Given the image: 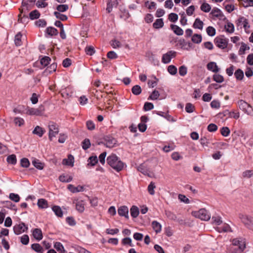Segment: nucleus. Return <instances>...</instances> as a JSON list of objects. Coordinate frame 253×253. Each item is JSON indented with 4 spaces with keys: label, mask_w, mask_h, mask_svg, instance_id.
Listing matches in <instances>:
<instances>
[{
    "label": "nucleus",
    "mask_w": 253,
    "mask_h": 253,
    "mask_svg": "<svg viewBox=\"0 0 253 253\" xmlns=\"http://www.w3.org/2000/svg\"><path fill=\"white\" fill-rule=\"evenodd\" d=\"M40 15V13L37 10L32 11L29 14L30 18L32 20L38 18Z\"/></svg>",
    "instance_id": "nucleus-40"
},
{
    "label": "nucleus",
    "mask_w": 253,
    "mask_h": 253,
    "mask_svg": "<svg viewBox=\"0 0 253 253\" xmlns=\"http://www.w3.org/2000/svg\"><path fill=\"white\" fill-rule=\"evenodd\" d=\"M76 209L79 212H83L84 210V202L82 200L77 201Z\"/></svg>",
    "instance_id": "nucleus-20"
},
{
    "label": "nucleus",
    "mask_w": 253,
    "mask_h": 253,
    "mask_svg": "<svg viewBox=\"0 0 253 253\" xmlns=\"http://www.w3.org/2000/svg\"><path fill=\"white\" fill-rule=\"evenodd\" d=\"M207 68L208 70L213 72L217 73L219 71V68L216 64L214 62H211L207 64Z\"/></svg>",
    "instance_id": "nucleus-17"
},
{
    "label": "nucleus",
    "mask_w": 253,
    "mask_h": 253,
    "mask_svg": "<svg viewBox=\"0 0 253 253\" xmlns=\"http://www.w3.org/2000/svg\"><path fill=\"white\" fill-rule=\"evenodd\" d=\"M153 26L155 29H159L164 26V22L162 19H157L153 23Z\"/></svg>",
    "instance_id": "nucleus-29"
},
{
    "label": "nucleus",
    "mask_w": 253,
    "mask_h": 253,
    "mask_svg": "<svg viewBox=\"0 0 253 253\" xmlns=\"http://www.w3.org/2000/svg\"><path fill=\"white\" fill-rule=\"evenodd\" d=\"M13 231L16 235H20L22 233L26 232L28 227L24 222H20L15 225L13 227Z\"/></svg>",
    "instance_id": "nucleus-7"
},
{
    "label": "nucleus",
    "mask_w": 253,
    "mask_h": 253,
    "mask_svg": "<svg viewBox=\"0 0 253 253\" xmlns=\"http://www.w3.org/2000/svg\"><path fill=\"white\" fill-rule=\"evenodd\" d=\"M203 22L200 19L196 18L193 24V27L196 29L202 30L203 28Z\"/></svg>",
    "instance_id": "nucleus-25"
},
{
    "label": "nucleus",
    "mask_w": 253,
    "mask_h": 253,
    "mask_svg": "<svg viewBox=\"0 0 253 253\" xmlns=\"http://www.w3.org/2000/svg\"><path fill=\"white\" fill-rule=\"evenodd\" d=\"M175 55L176 52L174 51H169L163 55L162 61L164 63H169L170 62L171 58L174 57Z\"/></svg>",
    "instance_id": "nucleus-9"
},
{
    "label": "nucleus",
    "mask_w": 253,
    "mask_h": 253,
    "mask_svg": "<svg viewBox=\"0 0 253 253\" xmlns=\"http://www.w3.org/2000/svg\"><path fill=\"white\" fill-rule=\"evenodd\" d=\"M131 216L133 218H136L138 216L139 211L137 207L133 206L130 210Z\"/></svg>",
    "instance_id": "nucleus-23"
},
{
    "label": "nucleus",
    "mask_w": 253,
    "mask_h": 253,
    "mask_svg": "<svg viewBox=\"0 0 253 253\" xmlns=\"http://www.w3.org/2000/svg\"><path fill=\"white\" fill-rule=\"evenodd\" d=\"M6 160L8 164L12 165H15L17 162L16 156L14 154L8 156Z\"/></svg>",
    "instance_id": "nucleus-31"
},
{
    "label": "nucleus",
    "mask_w": 253,
    "mask_h": 253,
    "mask_svg": "<svg viewBox=\"0 0 253 253\" xmlns=\"http://www.w3.org/2000/svg\"><path fill=\"white\" fill-rule=\"evenodd\" d=\"M122 243L124 245H128L130 247H133L134 246V245L133 244H132L131 239L130 238H129V237H126V238H124L122 240Z\"/></svg>",
    "instance_id": "nucleus-48"
},
{
    "label": "nucleus",
    "mask_w": 253,
    "mask_h": 253,
    "mask_svg": "<svg viewBox=\"0 0 253 253\" xmlns=\"http://www.w3.org/2000/svg\"><path fill=\"white\" fill-rule=\"evenodd\" d=\"M9 198L11 200L15 202H18L20 201L19 196L18 194L13 193H10Z\"/></svg>",
    "instance_id": "nucleus-39"
},
{
    "label": "nucleus",
    "mask_w": 253,
    "mask_h": 253,
    "mask_svg": "<svg viewBox=\"0 0 253 253\" xmlns=\"http://www.w3.org/2000/svg\"><path fill=\"white\" fill-rule=\"evenodd\" d=\"M74 163V158L72 155H69L67 159H64L62 161L63 165L73 167Z\"/></svg>",
    "instance_id": "nucleus-11"
},
{
    "label": "nucleus",
    "mask_w": 253,
    "mask_h": 253,
    "mask_svg": "<svg viewBox=\"0 0 253 253\" xmlns=\"http://www.w3.org/2000/svg\"><path fill=\"white\" fill-rule=\"evenodd\" d=\"M234 75L237 80H241L244 77V73L241 69L237 70Z\"/></svg>",
    "instance_id": "nucleus-44"
},
{
    "label": "nucleus",
    "mask_w": 253,
    "mask_h": 253,
    "mask_svg": "<svg viewBox=\"0 0 253 253\" xmlns=\"http://www.w3.org/2000/svg\"><path fill=\"white\" fill-rule=\"evenodd\" d=\"M119 230L118 228L115 229H107L106 230V233L107 234L114 235L115 234H117L119 233Z\"/></svg>",
    "instance_id": "nucleus-57"
},
{
    "label": "nucleus",
    "mask_w": 253,
    "mask_h": 253,
    "mask_svg": "<svg viewBox=\"0 0 253 253\" xmlns=\"http://www.w3.org/2000/svg\"><path fill=\"white\" fill-rule=\"evenodd\" d=\"M50 61V58L49 57L45 56L41 60V63L43 66H47Z\"/></svg>",
    "instance_id": "nucleus-54"
},
{
    "label": "nucleus",
    "mask_w": 253,
    "mask_h": 253,
    "mask_svg": "<svg viewBox=\"0 0 253 253\" xmlns=\"http://www.w3.org/2000/svg\"><path fill=\"white\" fill-rule=\"evenodd\" d=\"M98 161V159L96 156H91L88 160V165L94 166L97 163Z\"/></svg>",
    "instance_id": "nucleus-32"
},
{
    "label": "nucleus",
    "mask_w": 253,
    "mask_h": 253,
    "mask_svg": "<svg viewBox=\"0 0 253 253\" xmlns=\"http://www.w3.org/2000/svg\"><path fill=\"white\" fill-rule=\"evenodd\" d=\"M54 247L57 251L60 252L61 253H64L65 252L63 245L60 242L55 243Z\"/></svg>",
    "instance_id": "nucleus-30"
},
{
    "label": "nucleus",
    "mask_w": 253,
    "mask_h": 253,
    "mask_svg": "<svg viewBox=\"0 0 253 253\" xmlns=\"http://www.w3.org/2000/svg\"><path fill=\"white\" fill-rule=\"evenodd\" d=\"M160 96V93L158 91L155 90L150 95L149 98L152 100H156Z\"/></svg>",
    "instance_id": "nucleus-58"
},
{
    "label": "nucleus",
    "mask_w": 253,
    "mask_h": 253,
    "mask_svg": "<svg viewBox=\"0 0 253 253\" xmlns=\"http://www.w3.org/2000/svg\"><path fill=\"white\" fill-rule=\"evenodd\" d=\"M45 132V130L43 128L37 126L35 127L32 132L39 137H42Z\"/></svg>",
    "instance_id": "nucleus-15"
},
{
    "label": "nucleus",
    "mask_w": 253,
    "mask_h": 253,
    "mask_svg": "<svg viewBox=\"0 0 253 253\" xmlns=\"http://www.w3.org/2000/svg\"><path fill=\"white\" fill-rule=\"evenodd\" d=\"M32 164L34 166L35 168L37 169L41 170L43 169L44 165L42 163L40 160L37 159H34L32 161Z\"/></svg>",
    "instance_id": "nucleus-27"
},
{
    "label": "nucleus",
    "mask_w": 253,
    "mask_h": 253,
    "mask_svg": "<svg viewBox=\"0 0 253 253\" xmlns=\"http://www.w3.org/2000/svg\"><path fill=\"white\" fill-rule=\"evenodd\" d=\"M132 92L134 95H139L141 92V87L138 85H135L132 88Z\"/></svg>",
    "instance_id": "nucleus-38"
},
{
    "label": "nucleus",
    "mask_w": 253,
    "mask_h": 253,
    "mask_svg": "<svg viewBox=\"0 0 253 253\" xmlns=\"http://www.w3.org/2000/svg\"><path fill=\"white\" fill-rule=\"evenodd\" d=\"M14 122L16 125L20 126L24 123V121L23 119L20 118H15L14 120Z\"/></svg>",
    "instance_id": "nucleus-63"
},
{
    "label": "nucleus",
    "mask_w": 253,
    "mask_h": 253,
    "mask_svg": "<svg viewBox=\"0 0 253 253\" xmlns=\"http://www.w3.org/2000/svg\"><path fill=\"white\" fill-rule=\"evenodd\" d=\"M21 166L23 168H28L30 165V162L28 159L22 158L20 161Z\"/></svg>",
    "instance_id": "nucleus-53"
},
{
    "label": "nucleus",
    "mask_w": 253,
    "mask_h": 253,
    "mask_svg": "<svg viewBox=\"0 0 253 253\" xmlns=\"http://www.w3.org/2000/svg\"><path fill=\"white\" fill-rule=\"evenodd\" d=\"M165 214L170 220H175L177 218L176 215L169 211L166 210Z\"/></svg>",
    "instance_id": "nucleus-36"
},
{
    "label": "nucleus",
    "mask_w": 253,
    "mask_h": 253,
    "mask_svg": "<svg viewBox=\"0 0 253 253\" xmlns=\"http://www.w3.org/2000/svg\"><path fill=\"white\" fill-rule=\"evenodd\" d=\"M68 8L69 6L67 4H60L58 5L56 7V9L59 12H63L68 10Z\"/></svg>",
    "instance_id": "nucleus-42"
},
{
    "label": "nucleus",
    "mask_w": 253,
    "mask_h": 253,
    "mask_svg": "<svg viewBox=\"0 0 253 253\" xmlns=\"http://www.w3.org/2000/svg\"><path fill=\"white\" fill-rule=\"evenodd\" d=\"M239 218L242 223L249 229H253V217L243 214L239 215Z\"/></svg>",
    "instance_id": "nucleus-6"
},
{
    "label": "nucleus",
    "mask_w": 253,
    "mask_h": 253,
    "mask_svg": "<svg viewBox=\"0 0 253 253\" xmlns=\"http://www.w3.org/2000/svg\"><path fill=\"white\" fill-rule=\"evenodd\" d=\"M217 230L219 232H229L231 231V227L228 224L224 223L218 226Z\"/></svg>",
    "instance_id": "nucleus-14"
},
{
    "label": "nucleus",
    "mask_w": 253,
    "mask_h": 253,
    "mask_svg": "<svg viewBox=\"0 0 253 253\" xmlns=\"http://www.w3.org/2000/svg\"><path fill=\"white\" fill-rule=\"evenodd\" d=\"M33 236L37 240H42L43 236L41 229L40 228L34 229L33 231Z\"/></svg>",
    "instance_id": "nucleus-12"
},
{
    "label": "nucleus",
    "mask_w": 253,
    "mask_h": 253,
    "mask_svg": "<svg viewBox=\"0 0 253 253\" xmlns=\"http://www.w3.org/2000/svg\"><path fill=\"white\" fill-rule=\"evenodd\" d=\"M137 170L144 175H147L149 174V170L145 163H142L138 166Z\"/></svg>",
    "instance_id": "nucleus-13"
},
{
    "label": "nucleus",
    "mask_w": 253,
    "mask_h": 253,
    "mask_svg": "<svg viewBox=\"0 0 253 253\" xmlns=\"http://www.w3.org/2000/svg\"><path fill=\"white\" fill-rule=\"evenodd\" d=\"M202 36L199 34H194L192 38V41L193 42L196 43H199L202 41Z\"/></svg>",
    "instance_id": "nucleus-34"
},
{
    "label": "nucleus",
    "mask_w": 253,
    "mask_h": 253,
    "mask_svg": "<svg viewBox=\"0 0 253 253\" xmlns=\"http://www.w3.org/2000/svg\"><path fill=\"white\" fill-rule=\"evenodd\" d=\"M201 9L204 12H209L211 9V7L208 3H203L201 6Z\"/></svg>",
    "instance_id": "nucleus-43"
},
{
    "label": "nucleus",
    "mask_w": 253,
    "mask_h": 253,
    "mask_svg": "<svg viewBox=\"0 0 253 253\" xmlns=\"http://www.w3.org/2000/svg\"><path fill=\"white\" fill-rule=\"evenodd\" d=\"M207 33L210 36H213L215 34V30L212 27L209 26L207 28Z\"/></svg>",
    "instance_id": "nucleus-60"
},
{
    "label": "nucleus",
    "mask_w": 253,
    "mask_h": 253,
    "mask_svg": "<svg viewBox=\"0 0 253 253\" xmlns=\"http://www.w3.org/2000/svg\"><path fill=\"white\" fill-rule=\"evenodd\" d=\"M211 14L212 15L215 17H219L222 16V12L220 9L217 8H214L212 9Z\"/></svg>",
    "instance_id": "nucleus-33"
},
{
    "label": "nucleus",
    "mask_w": 253,
    "mask_h": 253,
    "mask_svg": "<svg viewBox=\"0 0 253 253\" xmlns=\"http://www.w3.org/2000/svg\"><path fill=\"white\" fill-rule=\"evenodd\" d=\"M192 214L196 217L202 220H208L211 218L210 213L205 209H201L198 211H195L193 212Z\"/></svg>",
    "instance_id": "nucleus-5"
},
{
    "label": "nucleus",
    "mask_w": 253,
    "mask_h": 253,
    "mask_svg": "<svg viewBox=\"0 0 253 253\" xmlns=\"http://www.w3.org/2000/svg\"><path fill=\"white\" fill-rule=\"evenodd\" d=\"M59 179L62 182H69L72 181V177L67 174H63L59 177Z\"/></svg>",
    "instance_id": "nucleus-26"
},
{
    "label": "nucleus",
    "mask_w": 253,
    "mask_h": 253,
    "mask_svg": "<svg viewBox=\"0 0 253 253\" xmlns=\"http://www.w3.org/2000/svg\"><path fill=\"white\" fill-rule=\"evenodd\" d=\"M175 148L174 143H168V145H165L162 147V150L166 153L173 150Z\"/></svg>",
    "instance_id": "nucleus-28"
},
{
    "label": "nucleus",
    "mask_w": 253,
    "mask_h": 253,
    "mask_svg": "<svg viewBox=\"0 0 253 253\" xmlns=\"http://www.w3.org/2000/svg\"><path fill=\"white\" fill-rule=\"evenodd\" d=\"M54 14L57 18L59 19L60 20L62 21H65L68 18L66 15L61 14L59 12L55 11L54 12Z\"/></svg>",
    "instance_id": "nucleus-46"
},
{
    "label": "nucleus",
    "mask_w": 253,
    "mask_h": 253,
    "mask_svg": "<svg viewBox=\"0 0 253 253\" xmlns=\"http://www.w3.org/2000/svg\"><path fill=\"white\" fill-rule=\"evenodd\" d=\"M237 104L239 108L245 113L248 115L253 116V109L249 104L243 100L238 101Z\"/></svg>",
    "instance_id": "nucleus-3"
},
{
    "label": "nucleus",
    "mask_w": 253,
    "mask_h": 253,
    "mask_svg": "<svg viewBox=\"0 0 253 253\" xmlns=\"http://www.w3.org/2000/svg\"><path fill=\"white\" fill-rule=\"evenodd\" d=\"M253 175V171L247 170L243 172L242 175L244 177L250 178Z\"/></svg>",
    "instance_id": "nucleus-64"
},
{
    "label": "nucleus",
    "mask_w": 253,
    "mask_h": 253,
    "mask_svg": "<svg viewBox=\"0 0 253 253\" xmlns=\"http://www.w3.org/2000/svg\"><path fill=\"white\" fill-rule=\"evenodd\" d=\"M152 226L156 233H160L162 230L161 224L157 221H153L152 222Z\"/></svg>",
    "instance_id": "nucleus-21"
},
{
    "label": "nucleus",
    "mask_w": 253,
    "mask_h": 253,
    "mask_svg": "<svg viewBox=\"0 0 253 253\" xmlns=\"http://www.w3.org/2000/svg\"><path fill=\"white\" fill-rule=\"evenodd\" d=\"M187 72V69L185 66H181L179 68V73L181 76H185Z\"/></svg>",
    "instance_id": "nucleus-61"
},
{
    "label": "nucleus",
    "mask_w": 253,
    "mask_h": 253,
    "mask_svg": "<svg viewBox=\"0 0 253 253\" xmlns=\"http://www.w3.org/2000/svg\"><path fill=\"white\" fill-rule=\"evenodd\" d=\"M52 210L57 217H62L63 216V212L59 206H53L52 207Z\"/></svg>",
    "instance_id": "nucleus-16"
},
{
    "label": "nucleus",
    "mask_w": 253,
    "mask_h": 253,
    "mask_svg": "<svg viewBox=\"0 0 253 253\" xmlns=\"http://www.w3.org/2000/svg\"><path fill=\"white\" fill-rule=\"evenodd\" d=\"M221 133L223 136H227L230 133V129L228 127H223L221 129Z\"/></svg>",
    "instance_id": "nucleus-62"
},
{
    "label": "nucleus",
    "mask_w": 253,
    "mask_h": 253,
    "mask_svg": "<svg viewBox=\"0 0 253 253\" xmlns=\"http://www.w3.org/2000/svg\"><path fill=\"white\" fill-rule=\"evenodd\" d=\"M155 187V183L153 182H151L148 186V191L150 195H153L155 194L154 189Z\"/></svg>",
    "instance_id": "nucleus-45"
},
{
    "label": "nucleus",
    "mask_w": 253,
    "mask_h": 253,
    "mask_svg": "<svg viewBox=\"0 0 253 253\" xmlns=\"http://www.w3.org/2000/svg\"><path fill=\"white\" fill-rule=\"evenodd\" d=\"M246 248L244 239L235 238L233 239L231 245L228 248V253H242Z\"/></svg>",
    "instance_id": "nucleus-1"
},
{
    "label": "nucleus",
    "mask_w": 253,
    "mask_h": 253,
    "mask_svg": "<svg viewBox=\"0 0 253 253\" xmlns=\"http://www.w3.org/2000/svg\"><path fill=\"white\" fill-rule=\"evenodd\" d=\"M66 222L70 226H75L76 222L75 219L72 216H68L66 219Z\"/></svg>",
    "instance_id": "nucleus-52"
},
{
    "label": "nucleus",
    "mask_w": 253,
    "mask_h": 253,
    "mask_svg": "<svg viewBox=\"0 0 253 253\" xmlns=\"http://www.w3.org/2000/svg\"><path fill=\"white\" fill-rule=\"evenodd\" d=\"M178 199L181 201L185 204L190 203V200L185 195L182 194L178 195Z\"/></svg>",
    "instance_id": "nucleus-56"
},
{
    "label": "nucleus",
    "mask_w": 253,
    "mask_h": 253,
    "mask_svg": "<svg viewBox=\"0 0 253 253\" xmlns=\"http://www.w3.org/2000/svg\"><path fill=\"white\" fill-rule=\"evenodd\" d=\"M225 29L226 32L229 33H232L234 31V26L233 24L228 23L226 25H225Z\"/></svg>",
    "instance_id": "nucleus-41"
},
{
    "label": "nucleus",
    "mask_w": 253,
    "mask_h": 253,
    "mask_svg": "<svg viewBox=\"0 0 253 253\" xmlns=\"http://www.w3.org/2000/svg\"><path fill=\"white\" fill-rule=\"evenodd\" d=\"M213 79L215 82L219 83L223 82L224 80L223 77L219 74L214 75L213 76Z\"/></svg>",
    "instance_id": "nucleus-51"
},
{
    "label": "nucleus",
    "mask_w": 253,
    "mask_h": 253,
    "mask_svg": "<svg viewBox=\"0 0 253 253\" xmlns=\"http://www.w3.org/2000/svg\"><path fill=\"white\" fill-rule=\"evenodd\" d=\"M46 32L48 35L51 36L55 35L57 34V30L52 27L47 28L46 29Z\"/></svg>",
    "instance_id": "nucleus-55"
},
{
    "label": "nucleus",
    "mask_w": 253,
    "mask_h": 253,
    "mask_svg": "<svg viewBox=\"0 0 253 253\" xmlns=\"http://www.w3.org/2000/svg\"><path fill=\"white\" fill-rule=\"evenodd\" d=\"M48 129L49 140L53 141V138L59 132L58 126L53 122H50L48 125Z\"/></svg>",
    "instance_id": "nucleus-4"
},
{
    "label": "nucleus",
    "mask_w": 253,
    "mask_h": 253,
    "mask_svg": "<svg viewBox=\"0 0 253 253\" xmlns=\"http://www.w3.org/2000/svg\"><path fill=\"white\" fill-rule=\"evenodd\" d=\"M217 46L221 48H224L226 47L227 43L225 40L223 39H220L217 41Z\"/></svg>",
    "instance_id": "nucleus-49"
},
{
    "label": "nucleus",
    "mask_w": 253,
    "mask_h": 253,
    "mask_svg": "<svg viewBox=\"0 0 253 253\" xmlns=\"http://www.w3.org/2000/svg\"><path fill=\"white\" fill-rule=\"evenodd\" d=\"M168 72L171 75H174L177 73V68L173 65H170L168 68Z\"/></svg>",
    "instance_id": "nucleus-59"
},
{
    "label": "nucleus",
    "mask_w": 253,
    "mask_h": 253,
    "mask_svg": "<svg viewBox=\"0 0 253 253\" xmlns=\"http://www.w3.org/2000/svg\"><path fill=\"white\" fill-rule=\"evenodd\" d=\"M37 205L40 209H46L48 207L47 201L44 199H39L37 203Z\"/></svg>",
    "instance_id": "nucleus-19"
},
{
    "label": "nucleus",
    "mask_w": 253,
    "mask_h": 253,
    "mask_svg": "<svg viewBox=\"0 0 253 253\" xmlns=\"http://www.w3.org/2000/svg\"><path fill=\"white\" fill-rule=\"evenodd\" d=\"M68 189L72 193H76L83 191L84 188L82 186H74L73 185L69 184L68 186Z\"/></svg>",
    "instance_id": "nucleus-18"
},
{
    "label": "nucleus",
    "mask_w": 253,
    "mask_h": 253,
    "mask_svg": "<svg viewBox=\"0 0 253 253\" xmlns=\"http://www.w3.org/2000/svg\"><path fill=\"white\" fill-rule=\"evenodd\" d=\"M170 27L173 30V32L178 36H181L183 34V31L182 29L175 25H171Z\"/></svg>",
    "instance_id": "nucleus-22"
},
{
    "label": "nucleus",
    "mask_w": 253,
    "mask_h": 253,
    "mask_svg": "<svg viewBox=\"0 0 253 253\" xmlns=\"http://www.w3.org/2000/svg\"><path fill=\"white\" fill-rule=\"evenodd\" d=\"M31 248L38 253H43V249L39 244H33L31 245Z\"/></svg>",
    "instance_id": "nucleus-24"
},
{
    "label": "nucleus",
    "mask_w": 253,
    "mask_h": 253,
    "mask_svg": "<svg viewBox=\"0 0 253 253\" xmlns=\"http://www.w3.org/2000/svg\"><path fill=\"white\" fill-rule=\"evenodd\" d=\"M26 113L30 115L39 116V112L35 108H28L27 109Z\"/></svg>",
    "instance_id": "nucleus-37"
},
{
    "label": "nucleus",
    "mask_w": 253,
    "mask_h": 253,
    "mask_svg": "<svg viewBox=\"0 0 253 253\" xmlns=\"http://www.w3.org/2000/svg\"><path fill=\"white\" fill-rule=\"evenodd\" d=\"M178 15L174 13H171L169 15L168 19L172 22H176L178 19Z\"/></svg>",
    "instance_id": "nucleus-50"
},
{
    "label": "nucleus",
    "mask_w": 253,
    "mask_h": 253,
    "mask_svg": "<svg viewBox=\"0 0 253 253\" xmlns=\"http://www.w3.org/2000/svg\"><path fill=\"white\" fill-rule=\"evenodd\" d=\"M107 164L117 172L122 171L125 166V164L114 154H112L107 158Z\"/></svg>",
    "instance_id": "nucleus-2"
},
{
    "label": "nucleus",
    "mask_w": 253,
    "mask_h": 253,
    "mask_svg": "<svg viewBox=\"0 0 253 253\" xmlns=\"http://www.w3.org/2000/svg\"><path fill=\"white\" fill-rule=\"evenodd\" d=\"M21 37L22 35L20 33L15 36L14 42L16 46H20L21 45Z\"/></svg>",
    "instance_id": "nucleus-47"
},
{
    "label": "nucleus",
    "mask_w": 253,
    "mask_h": 253,
    "mask_svg": "<svg viewBox=\"0 0 253 253\" xmlns=\"http://www.w3.org/2000/svg\"><path fill=\"white\" fill-rule=\"evenodd\" d=\"M118 214L121 216H124L126 218L128 219V209L126 206H122L118 209Z\"/></svg>",
    "instance_id": "nucleus-10"
},
{
    "label": "nucleus",
    "mask_w": 253,
    "mask_h": 253,
    "mask_svg": "<svg viewBox=\"0 0 253 253\" xmlns=\"http://www.w3.org/2000/svg\"><path fill=\"white\" fill-rule=\"evenodd\" d=\"M236 25L237 27H240L241 28L243 26L246 31L250 27V25H249L248 20L244 17L239 18L236 21Z\"/></svg>",
    "instance_id": "nucleus-8"
},
{
    "label": "nucleus",
    "mask_w": 253,
    "mask_h": 253,
    "mask_svg": "<svg viewBox=\"0 0 253 253\" xmlns=\"http://www.w3.org/2000/svg\"><path fill=\"white\" fill-rule=\"evenodd\" d=\"M20 242L24 245H27L29 242V237L28 235L24 234L20 237Z\"/></svg>",
    "instance_id": "nucleus-35"
}]
</instances>
